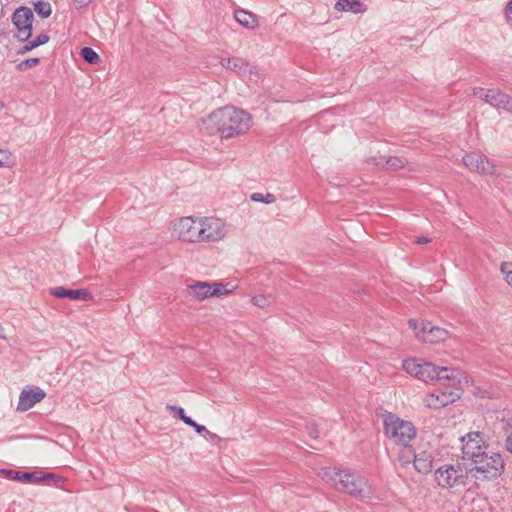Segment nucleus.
<instances>
[{"label": "nucleus", "mask_w": 512, "mask_h": 512, "mask_svg": "<svg viewBox=\"0 0 512 512\" xmlns=\"http://www.w3.org/2000/svg\"><path fill=\"white\" fill-rule=\"evenodd\" d=\"M49 41V37L46 34L38 35L34 40L31 41L32 47H38Z\"/></svg>", "instance_id": "nucleus-33"}, {"label": "nucleus", "mask_w": 512, "mask_h": 512, "mask_svg": "<svg viewBox=\"0 0 512 512\" xmlns=\"http://www.w3.org/2000/svg\"><path fill=\"white\" fill-rule=\"evenodd\" d=\"M235 19L240 25L248 29H254L258 26L257 17L246 10H236Z\"/></svg>", "instance_id": "nucleus-22"}, {"label": "nucleus", "mask_w": 512, "mask_h": 512, "mask_svg": "<svg viewBox=\"0 0 512 512\" xmlns=\"http://www.w3.org/2000/svg\"><path fill=\"white\" fill-rule=\"evenodd\" d=\"M234 287L228 288V284L222 282H203L195 281L187 285V292L189 296L198 301H203L211 297H220L230 294Z\"/></svg>", "instance_id": "nucleus-8"}, {"label": "nucleus", "mask_w": 512, "mask_h": 512, "mask_svg": "<svg viewBox=\"0 0 512 512\" xmlns=\"http://www.w3.org/2000/svg\"><path fill=\"white\" fill-rule=\"evenodd\" d=\"M502 456L493 451H487L478 462L469 467L471 477L479 480H488L498 477L504 470Z\"/></svg>", "instance_id": "nucleus-6"}, {"label": "nucleus", "mask_w": 512, "mask_h": 512, "mask_svg": "<svg viewBox=\"0 0 512 512\" xmlns=\"http://www.w3.org/2000/svg\"><path fill=\"white\" fill-rule=\"evenodd\" d=\"M35 47H32L31 46V41H29L28 43H26L24 46H22L18 53L19 54H26L27 52L31 51L32 49H34Z\"/></svg>", "instance_id": "nucleus-38"}, {"label": "nucleus", "mask_w": 512, "mask_h": 512, "mask_svg": "<svg viewBox=\"0 0 512 512\" xmlns=\"http://www.w3.org/2000/svg\"><path fill=\"white\" fill-rule=\"evenodd\" d=\"M81 56L89 64H97L100 62L99 55L90 47L82 48Z\"/></svg>", "instance_id": "nucleus-25"}, {"label": "nucleus", "mask_w": 512, "mask_h": 512, "mask_svg": "<svg viewBox=\"0 0 512 512\" xmlns=\"http://www.w3.org/2000/svg\"><path fill=\"white\" fill-rule=\"evenodd\" d=\"M323 481L335 490L356 498H369L372 489L367 478L338 468H323L318 474Z\"/></svg>", "instance_id": "nucleus-1"}, {"label": "nucleus", "mask_w": 512, "mask_h": 512, "mask_svg": "<svg viewBox=\"0 0 512 512\" xmlns=\"http://www.w3.org/2000/svg\"><path fill=\"white\" fill-rule=\"evenodd\" d=\"M34 11L42 18H48L51 15V4L46 1H38L34 4Z\"/></svg>", "instance_id": "nucleus-23"}, {"label": "nucleus", "mask_w": 512, "mask_h": 512, "mask_svg": "<svg viewBox=\"0 0 512 512\" xmlns=\"http://www.w3.org/2000/svg\"><path fill=\"white\" fill-rule=\"evenodd\" d=\"M409 326L413 329L417 339L427 343H439L449 337V332L441 327L433 325L425 320H409Z\"/></svg>", "instance_id": "nucleus-9"}, {"label": "nucleus", "mask_w": 512, "mask_h": 512, "mask_svg": "<svg viewBox=\"0 0 512 512\" xmlns=\"http://www.w3.org/2000/svg\"><path fill=\"white\" fill-rule=\"evenodd\" d=\"M252 303L259 307V308H265L271 305L272 300L271 297L268 295H256L253 296L251 299Z\"/></svg>", "instance_id": "nucleus-28"}, {"label": "nucleus", "mask_w": 512, "mask_h": 512, "mask_svg": "<svg viewBox=\"0 0 512 512\" xmlns=\"http://www.w3.org/2000/svg\"><path fill=\"white\" fill-rule=\"evenodd\" d=\"M463 164L471 171L483 175H494L496 167L486 156L477 153L466 154L463 157Z\"/></svg>", "instance_id": "nucleus-16"}, {"label": "nucleus", "mask_w": 512, "mask_h": 512, "mask_svg": "<svg viewBox=\"0 0 512 512\" xmlns=\"http://www.w3.org/2000/svg\"><path fill=\"white\" fill-rule=\"evenodd\" d=\"M502 274L505 276V280L512 288V262H503L500 266Z\"/></svg>", "instance_id": "nucleus-31"}, {"label": "nucleus", "mask_w": 512, "mask_h": 512, "mask_svg": "<svg viewBox=\"0 0 512 512\" xmlns=\"http://www.w3.org/2000/svg\"><path fill=\"white\" fill-rule=\"evenodd\" d=\"M307 433L312 439H316L319 437V430L317 426L313 423H310L306 426Z\"/></svg>", "instance_id": "nucleus-35"}, {"label": "nucleus", "mask_w": 512, "mask_h": 512, "mask_svg": "<svg viewBox=\"0 0 512 512\" xmlns=\"http://www.w3.org/2000/svg\"><path fill=\"white\" fill-rule=\"evenodd\" d=\"M461 384L462 382L452 387L453 390L450 391H442L440 389L433 391L426 396L424 400L425 405L429 408L440 409L455 402L460 397L459 387Z\"/></svg>", "instance_id": "nucleus-15"}, {"label": "nucleus", "mask_w": 512, "mask_h": 512, "mask_svg": "<svg viewBox=\"0 0 512 512\" xmlns=\"http://www.w3.org/2000/svg\"><path fill=\"white\" fill-rule=\"evenodd\" d=\"M506 449L512 453V432L507 436L506 439Z\"/></svg>", "instance_id": "nucleus-40"}, {"label": "nucleus", "mask_w": 512, "mask_h": 512, "mask_svg": "<svg viewBox=\"0 0 512 512\" xmlns=\"http://www.w3.org/2000/svg\"><path fill=\"white\" fill-rule=\"evenodd\" d=\"M404 370L423 382L437 380L442 385L455 387L457 384L465 381L466 377L458 370L448 367H436L431 362H425L422 359H408L403 362Z\"/></svg>", "instance_id": "nucleus-2"}, {"label": "nucleus", "mask_w": 512, "mask_h": 512, "mask_svg": "<svg viewBox=\"0 0 512 512\" xmlns=\"http://www.w3.org/2000/svg\"><path fill=\"white\" fill-rule=\"evenodd\" d=\"M39 62H40V59L37 57L29 58V59L23 60L20 63H18L16 65V69L19 71H24V70L35 67L36 65L39 64Z\"/></svg>", "instance_id": "nucleus-30"}, {"label": "nucleus", "mask_w": 512, "mask_h": 512, "mask_svg": "<svg viewBox=\"0 0 512 512\" xmlns=\"http://www.w3.org/2000/svg\"><path fill=\"white\" fill-rule=\"evenodd\" d=\"M433 456L428 452H421L414 456V468L422 474H427L432 469Z\"/></svg>", "instance_id": "nucleus-21"}, {"label": "nucleus", "mask_w": 512, "mask_h": 512, "mask_svg": "<svg viewBox=\"0 0 512 512\" xmlns=\"http://www.w3.org/2000/svg\"><path fill=\"white\" fill-rule=\"evenodd\" d=\"M473 95L483 99L494 108L503 109L507 112L512 100L511 96L496 88L484 89L482 87H477L473 89Z\"/></svg>", "instance_id": "nucleus-13"}, {"label": "nucleus", "mask_w": 512, "mask_h": 512, "mask_svg": "<svg viewBox=\"0 0 512 512\" xmlns=\"http://www.w3.org/2000/svg\"><path fill=\"white\" fill-rule=\"evenodd\" d=\"M250 199L254 202H261L265 204H272L276 201V197L272 193L262 194L259 192L252 193Z\"/></svg>", "instance_id": "nucleus-26"}, {"label": "nucleus", "mask_w": 512, "mask_h": 512, "mask_svg": "<svg viewBox=\"0 0 512 512\" xmlns=\"http://www.w3.org/2000/svg\"><path fill=\"white\" fill-rule=\"evenodd\" d=\"M0 338L1 339H5L6 338V335H5V332H4V328L2 327L1 324H0Z\"/></svg>", "instance_id": "nucleus-42"}, {"label": "nucleus", "mask_w": 512, "mask_h": 512, "mask_svg": "<svg viewBox=\"0 0 512 512\" xmlns=\"http://www.w3.org/2000/svg\"><path fill=\"white\" fill-rule=\"evenodd\" d=\"M431 241L430 238L428 237H419L417 240H416V243L417 244H427Z\"/></svg>", "instance_id": "nucleus-41"}, {"label": "nucleus", "mask_w": 512, "mask_h": 512, "mask_svg": "<svg viewBox=\"0 0 512 512\" xmlns=\"http://www.w3.org/2000/svg\"><path fill=\"white\" fill-rule=\"evenodd\" d=\"M416 454L413 452V450L407 445L403 446V449L399 452V461L401 462L402 466H406L407 464L411 463V461H414V456Z\"/></svg>", "instance_id": "nucleus-27"}, {"label": "nucleus", "mask_w": 512, "mask_h": 512, "mask_svg": "<svg viewBox=\"0 0 512 512\" xmlns=\"http://www.w3.org/2000/svg\"><path fill=\"white\" fill-rule=\"evenodd\" d=\"M385 435L395 444L407 446L415 438L416 430L413 424L392 413L383 414Z\"/></svg>", "instance_id": "nucleus-5"}, {"label": "nucleus", "mask_w": 512, "mask_h": 512, "mask_svg": "<svg viewBox=\"0 0 512 512\" xmlns=\"http://www.w3.org/2000/svg\"><path fill=\"white\" fill-rule=\"evenodd\" d=\"M385 165L391 170H397L405 166V161L398 157H390L386 160Z\"/></svg>", "instance_id": "nucleus-32"}, {"label": "nucleus", "mask_w": 512, "mask_h": 512, "mask_svg": "<svg viewBox=\"0 0 512 512\" xmlns=\"http://www.w3.org/2000/svg\"><path fill=\"white\" fill-rule=\"evenodd\" d=\"M16 28L15 36L20 41H27L32 35L33 12L27 7L18 8L12 17Z\"/></svg>", "instance_id": "nucleus-12"}, {"label": "nucleus", "mask_w": 512, "mask_h": 512, "mask_svg": "<svg viewBox=\"0 0 512 512\" xmlns=\"http://www.w3.org/2000/svg\"><path fill=\"white\" fill-rule=\"evenodd\" d=\"M187 425L194 428L197 433L202 435H204L208 430L204 425L196 423L193 419L189 420Z\"/></svg>", "instance_id": "nucleus-34"}, {"label": "nucleus", "mask_w": 512, "mask_h": 512, "mask_svg": "<svg viewBox=\"0 0 512 512\" xmlns=\"http://www.w3.org/2000/svg\"><path fill=\"white\" fill-rule=\"evenodd\" d=\"M203 437L211 442H215L219 437L215 433L210 432L207 430V432L203 435Z\"/></svg>", "instance_id": "nucleus-39"}, {"label": "nucleus", "mask_w": 512, "mask_h": 512, "mask_svg": "<svg viewBox=\"0 0 512 512\" xmlns=\"http://www.w3.org/2000/svg\"><path fill=\"white\" fill-rule=\"evenodd\" d=\"M174 233L185 242L200 243L199 218L183 217L174 223Z\"/></svg>", "instance_id": "nucleus-11"}, {"label": "nucleus", "mask_w": 512, "mask_h": 512, "mask_svg": "<svg viewBox=\"0 0 512 512\" xmlns=\"http://www.w3.org/2000/svg\"><path fill=\"white\" fill-rule=\"evenodd\" d=\"M471 474L469 467H466L461 461L456 460L450 464H443L434 472V478L442 489H458L465 487Z\"/></svg>", "instance_id": "nucleus-4"}, {"label": "nucleus", "mask_w": 512, "mask_h": 512, "mask_svg": "<svg viewBox=\"0 0 512 512\" xmlns=\"http://www.w3.org/2000/svg\"><path fill=\"white\" fill-rule=\"evenodd\" d=\"M335 10L339 12L363 13L367 10L366 5L361 0H338L335 4Z\"/></svg>", "instance_id": "nucleus-20"}, {"label": "nucleus", "mask_w": 512, "mask_h": 512, "mask_svg": "<svg viewBox=\"0 0 512 512\" xmlns=\"http://www.w3.org/2000/svg\"><path fill=\"white\" fill-rule=\"evenodd\" d=\"M14 155L7 149H0V167L10 168L15 164Z\"/></svg>", "instance_id": "nucleus-24"}, {"label": "nucleus", "mask_w": 512, "mask_h": 512, "mask_svg": "<svg viewBox=\"0 0 512 512\" xmlns=\"http://www.w3.org/2000/svg\"><path fill=\"white\" fill-rule=\"evenodd\" d=\"M220 64L226 70L235 72L239 75H243L250 70L249 63L239 57L221 58Z\"/></svg>", "instance_id": "nucleus-19"}, {"label": "nucleus", "mask_w": 512, "mask_h": 512, "mask_svg": "<svg viewBox=\"0 0 512 512\" xmlns=\"http://www.w3.org/2000/svg\"><path fill=\"white\" fill-rule=\"evenodd\" d=\"M45 396V392L39 387H26L20 393L17 410L27 411L42 401Z\"/></svg>", "instance_id": "nucleus-17"}, {"label": "nucleus", "mask_w": 512, "mask_h": 512, "mask_svg": "<svg viewBox=\"0 0 512 512\" xmlns=\"http://www.w3.org/2000/svg\"><path fill=\"white\" fill-rule=\"evenodd\" d=\"M49 293L56 298H69L72 300H89L91 299L90 293L86 289H66L65 287L58 286L49 290Z\"/></svg>", "instance_id": "nucleus-18"}, {"label": "nucleus", "mask_w": 512, "mask_h": 512, "mask_svg": "<svg viewBox=\"0 0 512 512\" xmlns=\"http://www.w3.org/2000/svg\"><path fill=\"white\" fill-rule=\"evenodd\" d=\"M462 457L458 459L466 467H472L488 451V446L480 432H470L461 438Z\"/></svg>", "instance_id": "nucleus-7"}, {"label": "nucleus", "mask_w": 512, "mask_h": 512, "mask_svg": "<svg viewBox=\"0 0 512 512\" xmlns=\"http://www.w3.org/2000/svg\"><path fill=\"white\" fill-rule=\"evenodd\" d=\"M507 425L512 428V412L507 417Z\"/></svg>", "instance_id": "nucleus-43"}, {"label": "nucleus", "mask_w": 512, "mask_h": 512, "mask_svg": "<svg viewBox=\"0 0 512 512\" xmlns=\"http://www.w3.org/2000/svg\"><path fill=\"white\" fill-rule=\"evenodd\" d=\"M505 15L507 22L510 24V26H512V0H509L506 5Z\"/></svg>", "instance_id": "nucleus-36"}, {"label": "nucleus", "mask_w": 512, "mask_h": 512, "mask_svg": "<svg viewBox=\"0 0 512 512\" xmlns=\"http://www.w3.org/2000/svg\"><path fill=\"white\" fill-rule=\"evenodd\" d=\"M1 474L11 480L17 481H25V482H33L39 483L42 481L53 480L55 483L60 482L62 478L53 473H44L41 471L35 472H20L15 470L3 469L1 470Z\"/></svg>", "instance_id": "nucleus-14"}, {"label": "nucleus", "mask_w": 512, "mask_h": 512, "mask_svg": "<svg viewBox=\"0 0 512 512\" xmlns=\"http://www.w3.org/2000/svg\"><path fill=\"white\" fill-rule=\"evenodd\" d=\"M73 2L76 9H81L87 7L92 2V0H73Z\"/></svg>", "instance_id": "nucleus-37"}, {"label": "nucleus", "mask_w": 512, "mask_h": 512, "mask_svg": "<svg viewBox=\"0 0 512 512\" xmlns=\"http://www.w3.org/2000/svg\"><path fill=\"white\" fill-rule=\"evenodd\" d=\"M200 243H211L222 240L227 234V226L219 218L200 217Z\"/></svg>", "instance_id": "nucleus-10"}, {"label": "nucleus", "mask_w": 512, "mask_h": 512, "mask_svg": "<svg viewBox=\"0 0 512 512\" xmlns=\"http://www.w3.org/2000/svg\"><path fill=\"white\" fill-rule=\"evenodd\" d=\"M167 409L174 413V417L180 418L186 425L188 424V421L192 419L185 414V411L182 407L168 405Z\"/></svg>", "instance_id": "nucleus-29"}, {"label": "nucleus", "mask_w": 512, "mask_h": 512, "mask_svg": "<svg viewBox=\"0 0 512 512\" xmlns=\"http://www.w3.org/2000/svg\"><path fill=\"white\" fill-rule=\"evenodd\" d=\"M208 121L225 139L243 134L251 127L250 115L233 106H226L212 112Z\"/></svg>", "instance_id": "nucleus-3"}]
</instances>
